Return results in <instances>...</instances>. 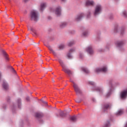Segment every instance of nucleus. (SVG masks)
<instances>
[{"label":"nucleus","mask_w":127,"mask_h":127,"mask_svg":"<svg viewBox=\"0 0 127 127\" xmlns=\"http://www.w3.org/2000/svg\"><path fill=\"white\" fill-rule=\"evenodd\" d=\"M53 82H55V81H54V79H53Z\"/></svg>","instance_id":"nucleus-44"},{"label":"nucleus","mask_w":127,"mask_h":127,"mask_svg":"<svg viewBox=\"0 0 127 127\" xmlns=\"http://www.w3.org/2000/svg\"><path fill=\"white\" fill-rule=\"evenodd\" d=\"M41 63H43V62H42V61H41Z\"/></svg>","instance_id":"nucleus-46"},{"label":"nucleus","mask_w":127,"mask_h":127,"mask_svg":"<svg viewBox=\"0 0 127 127\" xmlns=\"http://www.w3.org/2000/svg\"><path fill=\"white\" fill-rule=\"evenodd\" d=\"M115 32H117V29H115Z\"/></svg>","instance_id":"nucleus-40"},{"label":"nucleus","mask_w":127,"mask_h":127,"mask_svg":"<svg viewBox=\"0 0 127 127\" xmlns=\"http://www.w3.org/2000/svg\"><path fill=\"white\" fill-rule=\"evenodd\" d=\"M26 100L27 101H29V97H27Z\"/></svg>","instance_id":"nucleus-37"},{"label":"nucleus","mask_w":127,"mask_h":127,"mask_svg":"<svg viewBox=\"0 0 127 127\" xmlns=\"http://www.w3.org/2000/svg\"><path fill=\"white\" fill-rule=\"evenodd\" d=\"M47 47L49 48V50L51 51L53 54H54L55 56H56V53L52 49V48L50 46H47Z\"/></svg>","instance_id":"nucleus-14"},{"label":"nucleus","mask_w":127,"mask_h":127,"mask_svg":"<svg viewBox=\"0 0 127 127\" xmlns=\"http://www.w3.org/2000/svg\"><path fill=\"white\" fill-rule=\"evenodd\" d=\"M108 71V69H107V67L106 66H104L101 68H97L95 70L96 73H100V72H103L104 73L107 72Z\"/></svg>","instance_id":"nucleus-5"},{"label":"nucleus","mask_w":127,"mask_h":127,"mask_svg":"<svg viewBox=\"0 0 127 127\" xmlns=\"http://www.w3.org/2000/svg\"><path fill=\"white\" fill-rule=\"evenodd\" d=\"M64 45H61L59 47L60 49H63V48H64Z\"/></svg>","instance_id":"nucleus-24"},{"label":"nucleus","mask_w":127,"mask_h":127,"mask_svg":"<svg viewBox=\"0 0 127 127\" xmlns=\"http://www.w3.org/2000/svg\"><path fill=\"white\" fill-rule=\"evenodd\" d=\"M70 82H71V83H73V87L76 94L80 95V94L82 93V91H81V90L80 89V88H79V86H78V85L76 83H75V82H74L73 80H70Z\"/></svg>","instance_id":"nucleus-3"},{"label":"nucleus","mask_w":127,"mask_h":127,"mask_svg":"<svg viewBox=\"0 0 127 127\" xmlns=\"http://www.w3.org/2000/svg\"><path fill=\"white\" fill-rule=\"evenodd\" d=\"M89 15H90V12H88V13L87 14V17H89Z\"/></svg>","instance_id":"nucleus-36"},{"label":"nucleus","mask_w":127,"mask_h":127,"mask_svg":"<svg viewBox=\"0 0 127 127\" xmlns=\"http://www.w3.org/2000/svg\"><path fill=\"white\" fill-rule=\"evenodd\" d=\"M13 71H14V72H15V70H14V68H13Z\"/></svg>","instance_id":"nucleus-42"},{"label":"nucleus","mask_w":127,"mask_h":127,"mask_svg":"<svg viewBox=\"0 0 127 127\" xmlns=\"http://www.w3.org/2000/svg\"><path fill=\"white\" fill-rule=\"evenodd\" d=\"M124 44V42L123 41H118L116 43V45L118 47H121Z\"/></svg>","instance_id":"nucleus-12"},{"label":"nucleus","mask_w":127,"mask_h":127,"mask_svg":"<svg viewBox=\"0 0 127 127\" xmlns=\"http://www.w3.org/2000/svg\"><path fill=\"white\" fill-rule=\"evenodd\" d=\"M123 14L124 16H127V12L126 11H123Z\"/></svg>","instance_id":"nucleus-29"},{"label":"nucleus","mask_w":127,"mask_h":127,"mask_svg":"<svg viewBox=\"0 0 127 127\" xmlns=\"http://www.w3.org/2000/svg\"><path fill=\"white\" fill-rule=\"evenodd\" d=\"M83 34L84 36H87V35H88V32H84Z\"/></svg>","instance_id":"nucleus-27"},{"label":"nucleus","mask_w":127,"mask_h":127,"mask_svg":"<svg viewBox=\"0 0 127 127\" xmlns=\"http://www.w3.org/2000/svg\"><path fill=\"white\" fill-rule=\"evenodd\" d=\"M0 77H1V73L0 72Z\"/></svg>","instance_id":"nucleus-38"},{"label":"nucleus","mask_w":127,"mask_h":127,"mask_svg":"<svg viewBox=\"0 0 127 127\" xmlns=\"http://www.w3.org/2000/svg\"><path fill=\"white\" fill-rule=\"evenodd\" d=\"M70 121L72 122H76L77 120V117L76 116H72L70 118Z\"/></svg>","instance_id":"nucleus-19"},{"label":"nucleus","mask_w":127,"mask_h":127,"mask_svg":"<svg viewBox=\"0 0 127 127\" xmlns=\"http://www.w3.org/2000/svg\"><path fill=\"white\" fill-rule=\"evenodd\" d=\"M55 13L57 16H60V15H61V9L60 7H57L56 9Z\"/></svg>","instance_id":"nucleus-7"},{"label":"nucleus","mask_w":127,"mask_h":127,"mask_svg":"<svg viewBox=\"0 0 127 127\" xmlns=\"http://www.w3.org/2000/svg\"><path fill=\"white\" fill-rule=\"evenodd\" d=\"M102 10V6L101 5H97L95 8V10L94 12V15H98L101 12Z\"/></svg>","instance_id":"nucleus-4"},{"label":"nucleus","mask_w":127,"mask_h":127,"mask_svg":"<svg viewBox=\"0 0 127 127\" xmlns=\"http://www.w3.org/2000/svg\"><path fill=\"white\" fill-rule=\"evenodd\" d=\"M30 16L31 20H34V21H37L38 20V13H37V11L34 10L31 11Z\"/></svg>","instance_id":"nucleus-2"},{"label":"nucleus","mask_w":127,"mask_h":127,"mask_svg":"<svg viewBox=\"0 0 127 127\" xmlns=\"http://www.w3.org/2000/svg\"><path fill=\"white\" fill-rule=\"evenodd\" d=\"M79 57H80V58H83V56L81 54H80L79 55Z\"/></svg>","instance_id":"nucleus-32"},{"label":"nucleus","mask_w":127,"mask_h":127,"mask_svg":"<svg viewBox=\"0 0 127 127\" xmlns=\"http://www.w3.org/2000/svg\"><path fill=\"white\" fill-rule=\"evenodd\" d=\"M42 103H43V104H45V105H47V102L44 101L43 100H42Z\"/></svg>","instance_id":"nucleus-31"},{"label":"nucleus","mask_w":127,"mask_h":127,"mask_svg":"<svg viewBox=\"0 0 127 127\" xmlns=\"http://www.w3.org/2000/svg\"><path fill=\"white\" fill-rule=\"evenodd\" d=\"M106 127H110V122H107V123L105 125Z\"/></svg>","instance_id":"nucleus-30"},{"label":"nucleus","mask_w":127,"mask_h":127,"mask_svg":"<svg viewBox=\"0 0 127 127\" xmlns=\"http://www.w3.org/2000/svg\"><path fill=\"white\" fill-rule=\"evenodd\" d=\"M82 70L83 71V72H85V73H86L87 74L89 73V70L88 69H87V68H86L83 67Z\"/></svg>","instance_id":"nucleus-20"},{"label":"nucleus","mask_w":127,"mask_h":127,"mask_svg":"<svg viewBox=\"0 0 127 127\" xmlns=\"http://www.w3.org/2000/svg\"><path fill=\"white\" fill-rule=\"evenodd\" d=\"M111 108V104H105L103 106V109L105 110H108V109Z\"/></svg>","instance_id":"nucleus-11"},{"label":"nucleus","mask_w":127,"mask_h":127,"mask_svg":"<svg viewBox=\"0 0 127 127\" xmlns=\"http://www.w3.org/2000/svg\"><path fill=\"white\" fill-rule=\"evenodd\" d=\"M63 1H65V0H62Z\"/></svg>","instance_id":"nucleus-43"},{"label":"nucleus","mask_w":127,"mask_h":127,"mask_svg":"<svg viewBox=\"0 0 127 127\" xmlns=\"http://www.w3.org/2000/svg\"><path fill=\"white\" fill-rule=\"evenodd\" d=\"M73 44H74V42H70L68 43V46H71V45H73Z\"/></svg>","instance_id":"nucleus-26"},{"label":"nucleus","mask_w":127,"mask_h":127,"mask_svg":"<svg viewBox=\"0 0 127 127\" xmlns=\"http://www.w3.org/2000/svg\"><path fill=\"white\" fill-rule=\"evenodd\" d=\"M96 91H97V92H99V93H102L103 92V89L100 87H97L96 88Z\"/></svg>","instance_id":"nucleus-21"},{"label":"nucleus","mask_w":127,"mask_h":127,"mask_svg":"<svg viewBox=\"0 0 127 127\" xmlns=\"http://www.w3.org/2000/svg\"><path fill=\"white\" fill-rule=\"evenodd\" d=\"M75 101L76 103H80L81 102V101H79L78 100H76Z\"/></svg>","instance_id":"nucleus-34"},{"label":"nucleus","mask_w":127,"mask_h":127,"mask_svg":"<svg viewBox=\"0 0 127 127\" xmlns=\"http://www.w3.org/2000/svg\"><path fill=\"white\" fill-rule=\"evenodd\" d=\"M16 39H18V37L16 36Z\"/></svg>","instance_id":"nucleus-41"},{"label":"nucleus","mask_w":127,"mask_h":127,"mask_svg":"<svg viewBox=\"0 0 127 127\" xmlns=\"http://www.w3.org/2000/svg\"><path fill=\"white\" fill-rule=\"evenodd\" d=\"M90 84H91V85H94V82H90Z\"/></svg>","instance_id":"nucleus-35"},{"label":"nucleus","mask_w":127,"mask_h":127,"mask_svg":"<svg viewBox=\"0 0 127 127\" xmlns=\"http://www.w3.org/2000/svg\"><path fill=\"white\" fill-rule=\"evenodd\" d=\"M110 95H111V92L108 93L107 94V97H109V96H110Z\"/></svg>","instance_id":"nucleus-33"},{"label":"nucleus","mask_w":127,"mask_h":127,"mask_svg":"<svg viewBox=\"0 0 127 127\" xmlns=\"http://www.w3.org/2000/svg\"><path fill=\"white\" fill-rule=\"evenodd\" d=\"M84 16V13H81L79 14H78L76 17H75V20L76 21H79L82 19V17Z\"/></svg>","instance_id":"nucleus-6"},{"label":"nucleus","mask_w":127,"mask_h":127,"mask_svg":"<svg viewBox=\"0 0 127 127\" xmlns=\"http://www.w3.org/2000/svg\"><path fill=\"white\" fill-rule=\"evenodd\" d=\"M3 54L4 55V57L6 61H8V60H9V59L8 58L7 54L6 53H5V52H4V51L3 52Z\"/></svg>","instance_id":"nucleus-16"},{"label":"nucleus","mask_w":127,"mask_h":127,"mask_svg":"<svg viewBox=\"0 0 127 127\" xmlns=\"http://www.w3.org/2000/svg\"><path fill=\"white\" fill-rule=\"evenodd\" d=\"M66 25H67V23H66V22H63V23H62L61 24L60 26H61V27H64V26H65Z\"/></svg>","instance_id":"nucleus-22"},{"label":"nucleus","mask_w":127,"mask_h":127,"mask_svg":"<svg viewBox=\"0 0 127 127\" xmlns=\"http://www.w3.org/2000/svg\"><path fill=\"white\" fill-rule=\"evenodd\" d=\"M36 117L39 119L40 118H42V117H43V115L42 113H36Z\"/></svg>","instance_id":"nucleus-18"},{"label":"nucleus","mask_w":127,"mask_h":127,"mask_svg":"<svg viewBox=\"0 0 127 127\" xmlns=\"http://www.w3.org/2000/svg\"><path fill=\"white\" fill-rule=\"evenodd\" d=\"M121 34H123V32L122 31H121Z\"/></svg>","instance_id":"nucleus-45"},{"label":"nucleus","mask_w":127,"mask_h":127,"mask_svg":"<svg viewBox=\"0 0 127 127\" xmlns=\"http://www.w3.org/2000/svg\"><path fill=\"white\" fill-rule=\"evenodd\" d=\"M87 52L89 54H93V53H94V51H93L92 47L89 46L87 48Z\"/></svg>","instance_id":"nucleus-9"},{"label":"nucleus","mask_w":127,"mask_h":127,"mask_svg":"<svg viewBox=\"0 0 127 127\" xmlns=\"http://www.w3.org/2000/svg\"><path fill=\"white\" fill-rule=\"evenodd\" d=\"M24 1H25V2L28 1V0H24Z\"/></svg>","instance_id":"nucleus-39"},{"label":"nucleus","mask_w":127,"mask_h":127,"mask_svg":"<svg viewBox=\"0 0 127 127\" xmlns=\"http://www.w3.org/2000/svg\"><path fill=\"white\" fill-rule=\"evenodd\" d=\"M7 16H8V14H6Z\"/></svg>","instance_id":"nucleus-47"},{"label":"nucleus","mask_w":127,"mask_h":127,"mask_svg":"<svg viewBox=\"0 0 127 127\" xmlns=\"http://www.w3.org/2000/svg\"><path fill=\"white\" fill-rule=\"evenodd\" d=\"M52 69H51L50 71H51Z\"/></svg>","instance_id":"nucleus-48"},{"label":"nucleus","mask_w":127,"mask_h":127,"mask_svg":"<svg viewBox=\"0 0 127 127\" xmlns=\"http://www.w3.org/2000/svg\"><path fill=\"white\" fill-rule=\"evenodd\" d=\"M67 56L68 59H71V58H72V56H71V54L70 53L67 54Z\"/></svg>","instance_id":"nucleus-25"},{"label":"nucleus","mask_w":127,"mask_h":127,"mask_svg":"<svg viewBox=\"0 0 127 127\" xmlns=\"http://www.w3.org/2000/svg\"><path fill=\"white\" fill-rule=\"evenodd\" d=\"M127 90H125L121 93V97L122 99H126V97H127Z\"/></svg>","instance_id":"nucleus-8"},{"label":"nucleus","mask_w":127,"mask_h":127,"mask_svg":"<svg viewBox=\"0 0 127 127\" xmlns=\"http://www.w3.org/2000/svg\"><path fill=\"white\" fill-rule=\"evenodd\" d=\"M94 5V1L91 0H87L86 2V5L87 6H89V5Z\"/></svg>","instance_id":"nucleus-10"},{"label":"nucleus","mask_w":127,"mask_h":127,"mask_svg":"<svg viewBox=\"0 0 127 127\" xmlns=\"http://www.w3.org/2000/svg\"><path fill=\"white\" fill-rule=\"evenodd\" d=\"M2 86H3V88L5 90H7V89L8 88V85H7V83H6V82H4L3 83Z\"/></svg>","instance_id":"nucleus-15"},{"label":"nucleus","mask_w":127,"mask_h":127,"mask_svg":"<svg viewBox=\"0 0 127 127\" xmlns=\"http://www.w3.org/2000/svg\"><path fill=\"white\" fill-rule=\"evenodd\" d=\"M60 115L61 116V117H65V115H64V112L63 111L60 112Z\"/></svg>","instance_id":"nucleus-23"},{"label":"nucleus","mask_w":127,"mask_h":127,"mask_svg":"<svg viewBox=\"0 0 127 127\" xmlns=\"http://www.w3.org/2000/svg\"><path fill=\"white\" fill-rule=\"evenodd\" d=\"M46 7V4L45 3H42L41 4V10H43Z\"/></svg>","instance_id":"nucleus-17"},{"label":"nucleus","mask_w":127,"mask_h":127,"mask_svg":"<svg viewBox=\"0 0 127 127\" xmlns=\"http://www.w3.org/2000/svg\"><path fill=\"white\" fill-rule=\"evenodd\" d=\"M74 51H75V49H71L69 50V53H72V52H74Z\"/></svg>","instance_id":"nucleus-28"},{"label":"nucleus","mask_w":127,"mask_h":127,"mask_svg":"<svg viewBox=\"0 0 127 127\" xmlns=\"http://www.w3.org/2000/svg\"><path fill=\"white\" fill-rule=\"evenodd\" d=\"M124 114V110L120 109L119 110L117 113L116 115L117 116H121V115H123Z\"/></svg>","instance_id":"nucleus-13"},{"label":"nucleus","mask_w":127,"mask_h":127,"mask_svg":"<svg viewBox=\"0 0 127 127\" xmlns=\"http://www.w3.org/2000/svg\"><path fill=\"white\" fill-rule=\"evenodd\" d=\"M59 62L63 68V71H64V73H66L68 75H71L72 74V71L66 67V65H65L62 60L59 59Z\"/></svg>","instance_id":"nucleus-1"}]
</instances>
